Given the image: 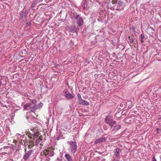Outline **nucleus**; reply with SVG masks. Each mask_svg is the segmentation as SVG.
Here are the masks:
<instances>
[{"instance_id":"nucleus-17","label":"nucleus","mask_w":161,"mask_h":161,"mask_svg":"<svg viewBox=\"0 0 161 161\" xmlns=\"http://www.w3.org/2000/svg\"><path fill=\"white\" fill-rule=\"evenodd\" d=\"M69 31L71 32H75L76 30V27L75 26L70 27L69 28Z\"/></svg>"},{"instance_id":"nucleus-25","label":"nucleus","mask_w":161,"mask_h":161,"mask_svg":"<svg viewBox=\"0 0 161 161\" xmlns=\"http://www.w3.org/2000/svg\"><path fill=\"white\" fill-rule=\"evenodd\" d=\"M77 97H78V100H79L80 99L82 98L81 96V95L79 93H78L77 94Z\"/></svg>"},{"instance_id":"nucleus-5","label":"nucleus","mask_w":161,"mask_h":161,"mask_svg":"<svg viewBox=\"0 0 161 161\" xmlns=\"http://www.w3.org/2000/svg\"><path fill=\"white\" fill-rule=\"evenodd\" d=\"M114 9L117 10H120L123 9L124 7V3L121 1H118L116 4L113 6Z\"/></svg>"},{"instance_id":"nucleus-2","label":"nucleus","mask_w":161,"mask_h":161,"mask_svg":"<svg viewBox=\"0 0 161 161\" xmlns=\"http://www.w3.org/2000/svg\"><path fill=\"white\" fill-rule=\"evenodd\" d=\"M31 130L32 132V133L30 132H28L29 134L28 135V138H30V139H31L29 141V143L31 145V147H33L34 146V138H32L31 136H33V137H38L39 136V133L38 131H37L36 128L31 129Z\"/></svg>"},{"instance_id":"nucleus-31","label":"nucleus","mask_w":161,"mask_h":161,"mask_svg":"<svg viewBox=\"0 0 161 161\" xmlns=\"http://www.w3.org/2000/svg\"><path fill=\"white\" fill-rule=\"evenodd\" d=\"M60 137H59V136L58 137V138H57V140H59V139H60Z\"/></svg>"},{"instance_id":"nucleus-18","label":"nucleus","mask_w":161,"mask_h":161,"mask_svg":"<svg viewBox=\"0 0 161 161\" xmlns=\"http://www.w3.org/2000/svg\"><path fill=\"white\" fill-rule=\"evenodd\" d=\"M65 157L67 160L68 161H72V159L71 157L69 154H65Z\"/></svg>"},{"instance_id":"nucleus-1","label":"nucleus","mask_w":161,"mask_h":161,"mask_svg":"<svg viewBox=\"0 0 161 161\" xmlns=\"http://www.w3.org/2000/svg\"><path fill=\"white\" fill-rule=\"evenodd\" d=\"M43 105V104L42 103H40L37 105H33L31 103H26L24 105V110H28L31 109L30 111L32 112H35L36 109L40 108Z\"/></svg>"},{"instance_id":"nucleus-16","label":"nucleus","mask_w":161,"mask_h":161,"mask_svg":"<svg viewBox=\"0 0 161 161\" xmlns=\"http://www.w3.org/2000/svg\"><path fill=\"white\" fill-rule=\"evenodd\" d=\"M42 1L41 0H36L35 1L34 3L31 5V9H34V8L35 7V6L36 5L38 2H40Z\"/></svg>"},{"instance_id":"nucleus-28","label":"nucleus","mask_w":161,"mask_h":161,"mask_svg":"<svg viewBox=\"0 0 161 161\" xmlns=\"http://www.w3.org/2000/svg\"><path fill=\"white\" fill-rule=\"evenodd\" d=\"M33 147H31V145L30 144H29L28 146V147L29 149H30L31 148Z\"/></svg>"},{"instance_id":"nucleus-34","label":"nucleus","mask_w":161,"mask_h":161,"mask_svg":"<svg viewBox=\"0 0 161 161\" xmlns=\"http://www.w3.org/2000/svg\"><path fill=\"white\" fill-rule=\"evenodd\" d=\"M1 85H0V86H1Z\"/></svg>"},{"instance_id":"nucleus-29","label":"nucleus","mask_w":161,"mask_h":161,"mask_svg":"<svg viewBox=\"0 0 161 161\" xmlns=\"http://www.w3.org/2000/svg\"><path fill=\"white\" fill-rule=\"evenodd\" d=\"M157 133H159L160 132H159V129L158 128H157Z\"/></svg>"},{"instance_id":"nucleus-20","label":"nucleus","mask_w":161,"mask_h":161,"mask_svg":"<svg viewBox=\"0 0 161 161\" xmlns=\"http://www.w3.org/2000/svg\"><path fill=\"white\" fill-rule=\"evenodd\" d=\"M119 156H115V157H113V159L112 161H117L119 159Z\"/></svg>"},{"instance_id":"nucleus-15","label":"nucleus","mask_w":161,"mask_h":161,"mask_svg":"<svg viewBox=\"0 0 161 161\" xmlns=\"http://www.w3.org/2000/svg\"><path fill=\"white\" fill-rule=\"evenodd\" d=\"M42 136H39V137H38L36 139V145H37L39 144V143L41 142V141L42 140Z\"/></svg>"},{"instance_id":"nucleus-4","label":"nucleus","mask_w":161,"mask_h":161,"mask_svg":"<svg viewBox=\"0 0 161 161\" xmlns=\"http://www.w3.org/2000/svg\"><path fill=\"white\" fill-rule=\"evenodd\" d=\"M25 153L24 155L23 158L25 161H27L29 158L31 156L33 153V151L31 150L28 151H26V148L25 147Z\"/></svg>"},{"instance_id":"nucleus-33","label":"nucleus","mask_w":161,"mask_h":161,"mask_svg":"<svg viewBox=\"0 0 161 161\" xmlns=\"http://www.w3.org/2000/svg\"><path fill=\"white\" fill-rule=\"evenodd\" d=\"M103 161H105V159H103Z\"/></svg>"},{"instance_id":"nucleus-6","label":"nucleus","mask_w":161,"mask_h":161,"mask_svg":"<svg viewBox=\"0 0 161 161\" xmlns=\"http://www.w3.org/2000/svg\"><path fill=\"white\" fill-rule=\"evenodd\" d=\"M104 121L108 125H111L112 123H113L114 124H116V122L114 120L113 118L110 115L106 116L104 119Z\"/></svg>"},{"instance_id":"nucleus-3","label":"nucleus","mask_w":161,"mask_h":161,"mask_svg":"<svg viewBox=\"0 0 161 161\" xmlns=\"http://www.w3.org/2000/svg\"><path fill=\"white\" fill-rule=\"evenodd\" d=\"M67 143L69 145V151L71 153H75L76 151L77 148V143L76 142L68 141Z\"/></svg>"},{"instance_id":"nucleus-12","label":"nucleus","mask_w":161,"mask_h":161,"mask_svg":"<svg viewBox=\"0 0 161 161\" xmlns=\"http://www.w3.org/2000/svg\"><path fill=\"white\" fill-rule=\"evenodd\" d=\"M121 128V125H115L112 131L116 132Z\"/></svg>"},{"instance_id":"nucleus-22","label":"nucleus","mask_w":161,"mask_h":161,"mask_svg":"<svg viewBox=\"0 0 161 161\" xmlns=\"http://www.w3.org/2000/svg\"><path fill=\"white\" fill-rule=\"evenodd\" d=\"M118 2L117 0H112V3L113 4L115 5Z\"/></svg>"},{"instance_id":"nucleus-24","label":"nucleus","mask_w":161,"mask_h":161,"mask_svg":"<svg viewBox=\"0 0 161 161\" xmlns=\"http://www.w3.org/2000/svg\"><path fill=\"white\" fill-rule=\"evenodd\" d=\"M80 16L79 15H75L74 17V19H78L79 17H80Z\"/></svg>"},{"instance_id":"nucleus-30","label":"nucleus","mask_w":161,"mask_h":161,"mask_svg":"<svg viewBox=\"0 0 161 161\" xmlns=\"http://www.w3.org/2000/svg\"><path fill=\"white\" fill-rule=\"evenodd\" d=\"M12 147L13 149H15L16 148V147L15 146H12Z\"/></svg>"},{"instance_id":"nucleus-8","label":"nucleus","mask_w":161,"mask_h":161,"mask_svg":"<svg viewBox=\"0 0 161 161\" xmlns=\"http://www.w3.org/2000/svg\"><path fill=\"white\" fill-rule=\"evenodd\" d=\"M78 103L79 104L84 105L87 106L89 105V103L87 101L84 100L82 98L78 100Z\"/></svg>"},{"instance_id":"nucleus-7","label":"nucleus","mask_w":161,"mask_h":161,"mask_svg":"<svg viewBox=\"0 0 161 161\" xmlns=\"http://www.w3.org/2000/svg\"><path fill=\"white\" fill-rule=\"evenodd\" d=\"M63 92L64 96L67 98L71 99L73 98L74 96L67 90H64Z\"/></svg>"},{"instance_id":"nucleus-19","label":"nucleus","mask_w":161,"mask_h":161,"mask_svg":"<svg viewBox=\"0 0 161 161\" xmlns=\"http://www.w3.org/2000/svg\"><path fill=\"white\" fill-rule=\"evenodd\" d=\"M47 155L50 157H52L54 155V152L52 151H47Z\"/></svg>"},{"instance_id":"nucleus-11","label":"nucleus","mask_w":161,"mask_h":161,"mask_svg":"<svg viewBox=\"0 0 161 161\" xmlns=\"http://www.w3.org/2000/svg\"><path fill=\"white\" fill-rule=\"evenodd\" d=\"M114 150L115 152L114 153V156H119L120 152H121L120 149L119 148H117Z\"/></svg>"},{"instance_id":"nucleus-27","label":"nucleus","mask_w":161,"mask_h":161,"mask_svg":"<svg viewBox=\"0 0 161 161\" xmlns=\"http://www.w3.org/2000/svg\"><path fill=\"white\" fill-rule=\"evenodd\" d=\"M152 160V161H157L156 159H155V157H153Z\"/></svg>"},{"instance_id":"nucleus-9","label":"nucleus","mask_w":161,"mask_h":161,"mask_svg":"<svg viewBox=\"0 0 161 161\" xmlns=\"http://www.w3.org/2000/svg\"><path fill=\"white\" fill-rule=\"evenodd\" d=\"M83 22V20L82 18L81 17H80L77 20L76 23L79 26H81Z\"/></svg>"},{"instance_id":"nucleus-32","label":"nucleus","mask_w":161,"mask_h":161,"mask_svg":"<svg viewBox=\"0 0 161 161\" xmlns=\"http://www.w3.org/2000/svg\"><path fill=\"white\" fill-rule=\"evenodd\" d=\"M23 51H24V52H26V50L25 49H24L23 50Z\"/></svg>"},{"instance_id":"nucleus-13","label":"nucleus","mask_w":161,"mask_h":161,"mask_svg":"<svg viewBox=\"0 0 161 161\" xmlns=\"http://www.w3.org/2000/svg\"><path fill=\"white\" fill-rule=\"evenodd\" d=\"M28 12L25 11V12H22L20 14V17L22 18L25 17L28 15Z\"/></svg>"},{"instance_id":"nucleus-14","label":"nucleus","mask_w":161,"mask_h":161,"mask_svg":"<svg viewBox=\"0 0 161 161\" xmlns=\"http://www.w3.org/2000/svg\"><path fill=\"white\" fill-rule=\"evenodd\" d=\"M135 38L133 35H132L131 36H129L128 38L129 42L130 43H132L134 42Z\"/></svg>"},{"instance_id":"nucleus-23","label":"nucleus","mask_w":161,"mask_h":161,"mask_svg":"<svg viewBox=\"0 0 161 161\" xmlns=\"http://www.w3.org/2000/svg\"><path fill=\"white\" fill-rule=\"evenodd\" d=\"M36 101L35 100H33L31 102V103H32L33 105H36Z\"/></svg>"},{"instance_id":"nucleus-21","label":"nucleus","mask_w":161,"mask_h":161,"mask_svg":"<svg viewBox=\"0 0 161 161\" xmlns=\"http://www.w3.org/2000/svg\"><path fill=\"white\" fill-rule=\"evenodd\" d=\"M144 38V36L143 34H142L140 35V41L141 42L143 41V39Z\"/></svg>"},{"instance_id":"nucleus-10","label":"nucleus","mask_w":161,"mask_h":161,"mask_svg":"<svg viewBox=\"0 0 161 161\" xmlns=\"http://www.w3.org/2000/svg\"><path fill=\"white\" fill-rule=\"evenodd\" d=\"M105 137H103L101 138H100L97 139L95 141V143H101V142H104L105 141Z\"/></svg>"},{"instance_id":"nucleus-26","label":"nucleus","mask_w":161,"mask_h":161,"mask_svg":"<svg viewBox=\"0 0 161 161\" xmlns=\"http://www.w3.org/2000/svg\"><path fill=\"white\" fill-rule=\"evenodd\" d=\"M115 124H113V123H111V125H109V126H110L111 127V128H112L113 127L114 125Z\"/></svg>"}]
</instances>
